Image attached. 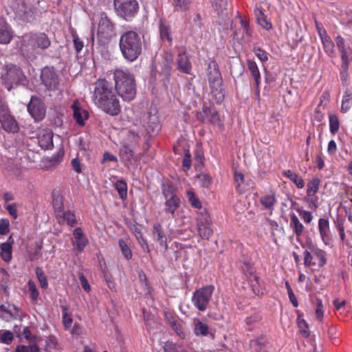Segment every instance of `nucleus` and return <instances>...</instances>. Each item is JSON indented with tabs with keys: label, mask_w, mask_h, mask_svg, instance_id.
Wrapping results in <instances>:
<instances>
[{
	"label": "nucleus",
	"mask_w": 352,
	"mask_h": 352,
	"mask_svg": "<svg viewBox=\"0 0 352 352\" xmlns=\"http://www.w3.org/2000/svg\"><path fill=\"white\" fill-rule=\"evenodd\" d=\"M35 273L41 288L46 289L48 287V281L43 269L41 267H37Z\"/></svg>",
	"instance_id": "45"
},
{
	"label": "nucleus",
	"mask_w": 352,
	"mask_h": 352,
	"mask_svg": "<svg viewBox=\"0 0 352 352\" xmlns=\"http://www.w3.org/2000/svg\"><path fill=\"white\" fill-rule=\"evenodd\" d=\"M113 5L117 14L125 20L134 16L139 8L136 0H114Z\"/></svg>",
	"instance_id": "8"
},
{
	"label": "nucleus",
	"mask_w": 352,
	"mask_h": 352,
	"mask_svg": "<svg viewBox=\"0 0 352 352\" xmlns=\"http://www.w3.org/2000/svg\"><path fill=\"white\" fill-rule=\"evenodd\" d=\"M28 111L36 122L42 120L45 115V108L42 101L37 97L32 96L28 105Z\"/></svg>",
	"instance_id": "16"
},
{
	"label": "nucleus",
	"mask_w": 352,
	"mask_h": 352,
	"mask_svg": "<svg viewBox=\"0 0 352 352\" xmlns=\"http://www.w3.org/2000/svg\"><path fill=\"white\" fill-rule=\"evenodd\" d=\"M242 270L248 278L253 292L257 296L263 295L265 289L260 284L258 277L255 274L254 267L250 262L245 261L242 266Z\"/></svg>",
	"instance_id": "15"
},
{
	"label": "nucleus",
	"mask_w": 352,
	"mask_h": 352,
	"mask_svg": "<svg viewBox=\"0 0 352 352\" xmlns=\"http://www.w3.org/2000/svg\"><path fill=\"white\" fill-rule=\"evenodd\" d=\"M192 66L186 53H180L177 58V69L183 73L189 74Z\"/></svg>",
	"instance_id": "31"
},
{
	"label": "nucleus",
	"mask_w": 352,
	"mask_h": 352,
	"mask_svg": "<svg viewBox=\"0 0 352 352\" xmlns=\"http://www.w3.org/2000/svg\"><path fill=\"white\" fill-rule=\"evenodd\" d=\"M15 352H40L39 347L36 344L30 345H18Z\"/></svg>",
	"instance_id": "52"
},
{
	"label": "nucleus",
	"mask_w": 352,
	"mask_h": 352,
	"mask_svg": "<svg viewBox=\"0 0 352 352\" xmlns=\"http://www.w3.org/2000/svg\"><path fill=\"white\" fill-rule=\"evenodd\" d=\"M309 250H305L304 264L306 267H322L327 263V253L316 245H310Z\"/></svg>",
	"instance_id": "6"
},
{
	"label": "nucleus",
	"mask_w": 352,
	"mask_h": 352,
	"mask_svg": "<svg viewBox=\"0 0 352 352\" xmlns=\"http://www.w3.org/2000/svg\"><path fill=\"white\" fill-rule=\"evenodd\" d=\"M58 222L60 224L66 223L68 226L74 227L77 223V220L74 212L69 210H62L60 212L56 214Z\"/></svg>",
	"instance_id": "22"
},
{
	"label": "nucleus",
	"mask_w": 352,
	"mask_h": 352,
	"mask_svg": "<svg viewBox=\"0 0 352 352\" xmlns=\"http://www.w3.org/2000/svg\"><path fill=\"white\" fill-rule=\"evenodd\" d=\"M267 339L264 336H260L252 340L250 343L251 352H268L266 348Z\"/></svg>",
	"instance_id": "30"
},
{
	"label": "nucleus",
	"mask_w": 352,
	"mask_h": 352,
	"mask_svg": "<svg viewBox=\"0 0 352 352\" xmlns=\"http://www.w3.org/2000/svg\"><path fill=\"white\" fill-rule=\"evenodd\" d=\"M118 96L111 83L105 79H98L95 82L92 100L97 107L111 116H117L121 111Z\"/></svg>",
	"instance_id": "1"
},
{
	"label": "nucleus",
	"mask_w": 352,
	"mask_h": 352,
	"mask_svg": "<svg viewBox=\"0 0 352 352\" xmlns=\"http://www.w3.org/2000/svg\"><path fill=\"white\" fill-rule=\"evenodd\" d=\"M116 189L117 190L121 199H124L127 196V185L123 180L117 181L115 184Z\"/></svg>",
	"instance_id": "47"
},
{
	"label": "nucleus",
	"mask_w": 352,
	"mask_h": 352,
	"mask_svg": "<svg viewBox=\"0 0 352 352\" xmlns=\"http://www.w3.org/2000/svg\"><path fill=\"white\" fill-rule=\"evenodd\" d=\"M210 94L216 103H221L225 97V90L223 88L222 81L209 84Z\"/></svg>",
	"instance_id": "26"
},
{
	"label": "nucleus",
	"mask_w": 352,
	"mask_h": 352,
	"mask_svg": "<svg viewBox=\"0 0 352 352\" xmlns=\"http://www.w3.org/2000/svg\"><path fill=\"white\" fill-rule=\"evenodd\" d=\"M298 212L300 218L307 223H309L313 219L312 213L307 210H298Z\"/></svg>",
	"instance_id": "62"
},
{
	"label": "nucleus",
	"mask_w": 352,
	"mask_h": 352,
	"mask_svg": "<svg viewBox=\"0 0 352 352\" xmlns=\"http://www.w3.org/2000/svg\"><path fill=\"white\" fill-rule=\"evenodd\" d=\"M115 91L124 101L133 100L136 96L135 79L133 74L127 68H116L113 71Z\"/></svg>",
	"instance_id": "2"
},
{
	"label": "nucleus",
	"mask_w": 352,
	"mask_h": 352,
	"mask_svg": "<svg viewBox=\"0 0 352 352\" xmlns=\"http://www.w3.org/2000/svg\"><path fill=\"white\" fill-rule=\"evenodd\" d=\"M349 60H342V64L340 69V80L342 82L345 83L348 78Z\"/></svg>",
	"instance_id": "50"
},
{
	"label": "nucleus",
	"mask_w": 352,
	"mask_h": 352,
	"mask_svg": "<svg viewBox=\"0 0 352 352\" xmlns=\"http://www.w3.org/2000/svg\"><path fill=\"white\" fill-rule=\"evenodd\" d=\"M194 333L196 336H207L210 334L208 325L200 320L195 322Z\"/></svg>",
	"instance_id": "38"
},
{
	"label": "nucleus",
	"mask_w": 352,
	"mask_h": 352,
	"mask_svg": "<svg viewBox=\"0 0 352 352\" xmlns=\"http://www.w3.org/2000/svg\"><path fill=\"white\" fill-rule=\"evenodd\" d=\"M247 66L253 78L258 77L261 76L258 67L256 63V62L251 59H248L247 60Z\"/></svg>",
	"instance_id": "53"
},
{
	"label": "nucleus",
	"mask_w": 352,
	"mask_h": 352,
	"mask_svg": "<svg viewBox=\"0 0 352 352\" xmlns=\"http://www.w3.org/2000/svg\"><path fill=\"white\" fill-rule=\"evenodd\" d=\"M10 231V222L7 219H0V235H5Z\"/></svg>",
	"instance_id": "60"
},
{
	"label": "nucleus",
	"mask_w": 352,
	"mask_h": 352,
	"mask_svg": "<svg viewBox=\"0 0 352 352\" xmlns=\"http://www.w3.org/2000/svg\"><path fill=\"white\" fill-rule=\"evenodd\" d=\"M260 203L263 208L269 211L270 214L274 210L276 204L277 203L276 194L274 191L270 190L262 196L260 199Z\"/></svg>",
	"instance_id": "21"
},
{
	"label": "nucleus",
	"mask_w": 352,
	"mask_h": 352,
	"mask_svg": "<svg viewBox=\"0 0 352 352\" xmlns=\"http://www.w3.org/2000/svg\"><path fill=\"white\" fill-rule=\"evenodd\" d=\"M257 21L260 25L266 30L272 28L271 23L268 22L264 15V14L259 11V14L256 16Z\"/></svg>",
	"instance_id": "58"
},
{
	"label": "nucleus",
	"mask_w": 352,
	"mask_h": 352,
	"mask_svg": "<svg viewBox=\"0 0 352 352\" xmlns=\"http://www.w3.org/2000/svg\"><path fill=\"white\" fill-rule=\"evenodd\" d=\"M159 30L161 39L163 41H167L169 45H171L173 38L171 36V29L170 24L164 20L160 19L159 22Z\"/></svg>",
	"instance_id": "29"
},
{
	"label": "nucleus",
	"mask_w": 352,
	"mask_h": 352,
	"mask_svg": "<svg viewBox=\"0 0 352 352\" xmlns=\"http://www.w3.org/2000/svg\"><path fill=\"white\" fill-rule=\"evenodd\" d=\"M198 181L201 186L209 188L212 183V177L206 173H201L197 176Z\"/></svg>",
	"instance_id": "54"
},
{
	"label": "nucleus",
	"mask_w": 352,
	"mask_h": 352,
	"mask_svg": "<svg viewBox=\"0 0 352 352\" xmlns=\"http://www.w3.org/2000/svg\"><path fill=\"white\" fill-rule=\"evenodd\" d=\"M161 129L158 118L155 115H151L148 116V121L147 122L146 131L149 135L153 136L158 133Z\"/></svg>",
	"instance_id": "32"
},
{
	"label": "nucleus",
	"mask_w": 352,
	"mask_h": 352,
	"mask_svg": "<svg viewBox=\"0 0 352 352\" xmlns=\"http://www.w3.org/2000/svg\"><path fill=\"white\" fill-rule=\"evenodd\" d=\"M352 94L350 91L346 90L343 96L341 105V111L342 113L347 112L351 106Z\"/></svg>",
	"instance_id": "42"
},
{
	"label": "nucleus",
	"mask_w": 352,
	"mask_h": 352,
	"mask_svg": "<svg viewBox=\"0 0 352 352\" xmlns=\"http://www.w3.org/2000/svg\"><path fill=\"white\" fill-rule=\"evenodd\" d=\"M290 219V226L292 228L294 233H295L297 236H300L304 231L303 225L300 222L298 218L295 214H291Z\"/></svg>",
	"instance_id": "37"
},
{
	"label": "nucleus",
	"mask_w": 352,
	"mask_h": 352,
	"mask_svg": "<svg viewBox=\"0 0 352 352\" xmlns=\"http://www.w3.org/2000/svg\"><path fill=\"white\" fill-rule=\"evenodd\" d=\"M41 79L42 84L50 91L58 89L60 85L59 75L53 67H45L41 70Z\"/></svg>",
	"instance_id": "11"
},
{
	"label": "nucleus",
	"mask_w": 352,
	"mask_h": 352,
	"mask_svg": "<svg viewBox=\"0 0 352 352\" xmlns=\"http://www.w3.org/2000/svg\"><path fill=\"white\" fill-rule=\"evenodd\" d=\"M1 248V256L2 259L8 262L12 258V245L10 242L7 241L3 243L0 245Z\"/></svg>",
	"instance_id": "40"
},
{
	"label": "nucleus",
	"mask_w": 352,
	"mask_h": 352,
	"mask_svg": "<svg viewBox=\"0 0 352 352\" xmlns=\"http://www.w3.org/2000/svg\"><path fill=\"white\" fill-rule=\"evenodd\" d=\"M244 180V176L241 173H234V183H235V188L236 190L239 192H242L243 189L241 188V184L243 182Z\"/></svg>",
	"instance_id": "59"
},
{
	"label": "nucleus",
	"mask_w": 352,
	"mask_h": 352,
	"mask_svg": "<svg viewBox=\"0 0 352 352\" xmlns=\"http://www.w3.org/2000/svg\"><path fill=\"white\" fill-rule=\"evenodd\" d=\"M52 206L55 214L60 212L65 209L64 198L60 188H55L52 193Z\"/></svg>",
	"instance_id": "27"
},
{
	"label": "nucleus",
	"mask_w": 352,
	"mask_h": 352,
	"mask_svg": "<svg viewBox=\"0 0 352 352\" xmlns=\"http://www.w3.org/2000/svg\"><path fill=\"white\" fill-rule=\"evenodd\" d=\"M11 7L16 16L21 20L26 22L34 20L35 11L25 0H15Z\"/></svg>",
	"instance_id": "12"
},
{
	"label": "nucleus",
	"mask_w": 352,
	"mask_h": 352,
	"mask_svg": "<svg viewBox=\"0 0 352 352\" xmlns=\"http://www.w3.org/2000/svg\"><path fill=\"white\" fill-rule=\"evenodd\" d=\"M38 143L43 149H51L54 146L53 133L50 130H43L38 135Z\"/></svg>",
	"instance_id": "24"
},
{
	"label": "nucleus",
	"mask_w": 352,
	"mask_h": 352,
	"mask_svg": "<svg viewBox=\"0 0 352 352\" xmlns=\"http://www.w3.org/2000/svg\"><path fill=\"white\" fill-rule=\"evenodd\" d=\"M21 52L28 60H34L41 50L50 46L51 42L45 33H29L25 34L21 41Z\"/></svg>",
	"instance_id": "3"
},
{
	"label": "nucleus",
	"mask_w": 352,
	"mask_h": 352,
	"mask_svg": "<svg viewBox=\"0 0 352 352\" xmlns=\"http://www.w3.org/2000/svg\"><path fill=\"white\" fill-rule=\"evenodd\" d=\"M329 131L332 134H335L338 132L340 127V122L338 118L335 114H329Z\"/></svg>",
	"instance_id": "48"
},
{
	"label": "nucleus",
	"mask_w": 352,
	"mask_h": 352,
	"mask_svg": "<svg viewBox=\"0 0 352 352\" xmlns=\"http://www.w3.org/2000/svg\"><path fill=\"white\" fill-rule=\"evenodd\" d=\"M119 47L125 60L129 63L135 61L142 52V41L140 34L133 30H128L121 34Z\"/></svg>",
	"instance_id": "4"
},
{
	"label": "nucleus",
	"mask_w": 352,
	"mask_h": 352,
	"mask_svg": "<svg viewBox=\"0 0 352 352\" xmlns=\"http://www.w3.org/2000/svg\"><path fill=\"white\" fill-rule=\"evenodd\" d=\"M119 154L121 160L126 163L131 164L132 160H136L137 159L133 149L126 144L123 145L120 148Z\"/></svg>",
	"instance_id": "33"
},
{
	"label": "nucleus",
	"mask_w": 352,
	"mask_h": 352,
	"mask_svg": "<svg viewBox=\"0 0 352 352\" xmlns=\"http://www.w3.org/2000/svg\"><path fill=\"white\" fill-rule=\"evenodd\" d=\"M197 226L199 236L208 239L213 234L212 221L206 210L204 209L198 214Z\"/></svg>",
	"instance_id": "13"
},
{
	"label": "nucleus",
	"mask_w": 352,
	"mask_h": 352,
	"mask_svg": "<svg viewBox=\"0 0 352 352\" xmlns=\"http://www.w3.org/2000/svg\"><path fill=\"white\" fill-rule=\"evenodd\" d=\"M208 83L222 81L221 74L219 70V65L214 60H210L208 65Z\"/></svg>",
	"instance_id": "25"
},
{
	"label": "nucleus",
	"mask_w": 352,
	"mask_h": 352,
	"mask_svg": "<svg viewBox=\"0 0 352 352\" xmlns=\"http://www.w3.org/2000/svg\"><path fill=\"white\" fill-rule=\"evenodd\" d=\"M12 38L13 31L11 27L4 19H0V43L7 45Z\"/></svg>",
	"instance_id": "23"
},
{
	"label": "nucleus",
	"mask_w": 352,
	"mask_h": 352,
	"mask_svg": "<svg viewBox=\"0 0 352 352\" xmlns=\"http://www.w3.org/2000/svg\"><path fill=\"white\" fill-rule=\"evenodd\" d=\"M62 311L63 324L65 330L71 329L73 323V319L69 313V308L67 305H60Z\"/></svg>",
	"instance_id": "36"
},
{
	"label": "nucleus",
	"mask_w": 352,
	"mask_h": 352,
	"mask_svg": "<svg viewBox=\"0 0 352 352\" xmlns=\"http://www.w3.org/2000/svg\"><path fill=\"white\" fill-rule=\"evenodd\" d=\"M318 227L323 243L327 246H332L333 237L331 234L329 219L327 218L319 219Z\"/></svg>",
	"instance_id": "18"
},
{
	"label": "nucleus",
	"mask_w": 352,
	"mask_h": 352,
	"mask_svg": "<svg viewBox=\"0 0 352 352\" xmlns=\"http://www.w3.org/2000/svg\"><path fill=\"white\" fill-rule=\"evenodd\" d=\"M64 151L60 149L56 154H54L50 159L49 162L52 166H56L59 164L63 158Z\"/></svg>",
	"instance_id": "56"
},
{
	"label": "nucleus",
	"mask_w": 352,
	"mask_h": 352,
	"mask_svg": "<svg viewBox=\"0 0 352 352\" xmlns=\"http://www.w3.org/2000/svg\"><path fill=\"white\" fill-rule=\"evenodd\" d=\"M171 327L175 333L182 339L185 338V333L182 330L181 324L176 320H173L171 322Z\"/></svg>",
	"instance_id": "61"
},
{
	"label": "nucleus",
	"mask_w": 352,
	"mask_h": 352,
	"mask_svg": "<svg viewBox=\"0 0 352 352\" xmlns=\"http://www.w3.org/2000/svg\"><path fill=\"white\" fill-rule=\"evenodd\" d=\"M73 111V117L76 122L80 126L85 124V121L88 119V112L83 109L78 101L76 100L71 106Z\"/></svg>",
	"instance_id": "20"
},
{
	"label": "nucleus",
	"mask_w": 352,
	"mask_h": 352,
	"mask_svg": "<svg viewBox=\"0 0 352 352\" xmlns=\"http://www.w3.org/2000/svg\"><path fill=\"white\" fill-rule=\"evenodd\" d=\"M171 5L175 12H186L191 4V0H170Z\"/></svg>",
	"instance_id": "39"
},
{
	"label": "nucleus",
	"mask_w": 352,
	"mask_h": 352,
	"mask_svg": "<svg viewBox=\"0 0 352 352\" xmlns=\"http://www.w3.org/2000/svg\"><path fill=\"white\" fill-rule=\"evenodd\" d=\"M324 316V310L322 300L320 299L316 300V316L317 319L322 320Z\"/></svg>",
	"instance_id": "63"
},
{
	"label": "nucleus",
	"mask_w": 352,
	"mask_h": 352,
	"mask_svg": "<svg viewBox=\"0 0 352 352\" xmlns=\"http://www.w3.org/2000/svg\"><path fill=\"white\" fill-rule=\"evenodd\" d=\"M196 118L204 124L210 123L219 129L223 126L219 114L214 108L211 107L204 106L201 111L197 112Z\"/></svg>",
	"instance_id": "10"
},
{
	"label": "nucleus",
	"mask_w": 352,
	"mask_h": 352,
	"mask_svg": "<svg viewBox=\"0 0 352 352\" xmlns=\"http://www.w3.org/2000/svg\"><path fill=\"white\" fill-rule=\"evenodd\" d=\"M321 180L318 177H314L307 184V197L314 196L319 190Z\"/></svg>",
	"instance_id": "35"
},
{
	"label": "nucleus",
	"mask_w": 352,
	"mask_h": 352,
	"mask_svg": "<svg viewBox=\"0 0 352 352\" xmlns=\"http://www.w3.org/2000/svg\"><path fill=\"white\" fill-rule=\"evenodd\" d=\"M14 339V334L9 330L0 331V342L4 344H10Z\"/></svg>",
	"instance_id": "49"
},
{
	"label": "nucleus",
	"mask_w": 352,
	"mask_h": 352,
	"mask_svg": "<svg viewBox=\"0 0 352 352\" xmlns=\"http://www.w3.org/2000/svg\"><path fill=\"white\" fill-rule=\"evenodd\" d=\"M164 352H179L178 346L172 342H166L164 345Z\"/></svg>",
	"instance_id": "64"
},
{
	"label": "nucleus",
	"mask_w": 352,
	"mask_h": 352,
	"mask_svg": "<svg viewBox=\"0 0 352 352\" xmlns=\"http://www.w3.org/2000/svg\"><path fill=\"white\" fill-rule=\"evenodd\" d=\"M28 285L29 292H30V294L31 298L34 301L37 300L38 295H39V293H38V289L36 288L35 283L33 280H30L28 281Z\"/></svg>",
	"instance_id": "57"
},
{
	"label": "nucleus",
	"mask_w": 352,
	"mask_h": 352,
	"mask_svg": "<svg viewBox=\"0 0 352 352\" xmlns=\"http://www.w3.org/2000/svg\"><path fill=\"white\" fill-rule=\"evenodd\" d=\"M72 243L74 248L78 252H82L88 243V239L81 228H76L73 231Z\"/></svg>",
	"instance_id": "19"
},
{
	"label": "nucleus",
	"mask_w": 352,
	"mask_h": 352,
	"mask_svg": "<svg viewBox=\"0 0 352 352\" xmlns=\"http://www.w3.org/2000/svg\"><path fill=\"white\" fill-rule=\"evenodd\" d=\"M119 247L123 256L128 260L132 258V252L127 244L122 239L119 240Z\"/></svg>",
	"instance_id": "55"
},
{
	"label": "nucleus",
	"mask_w": 352,
	"mask_h": 352,
	"mask_svg": "<svg viewBox=\"0 0 352 352\" xmlns=\"http://www.w3.org/2000/svg\"><path fill=\"white\" fill-rule=\"evenodd\" d=\"M186 196L192 207L201 209L202 204L199 199L195 195L193 191L189 190L186 192Z\"/></svg>",
	"instance_id": "46"
},
{
	"label": "nucleus",
	"mask_w": 352,
	"mask_h": 352,
	"mask_svg": "<svg viewBox=\"0 0 352 352\" xmlns=\"http://www.w3.org/2000/svg\"><path fill=\"white\" fill-rule=\"evenodd\" d=\"M337 47L341 54L342 60H349V54L345 47V42L341 36H338L336 38Z\"/></svg>",
	"instance_id": "41"
},
{
	"label": "nucleus",
	"mask_w": 352,
	"mask_h": 352,
	"mask_svg": "<svg viewBox=\"0 0 352 352\" xmlns=\"http://www.w3.org/2000/svg\"><path fill=\"white\" fill-rule=\"evenodd\" d=\"M260 320L261 316L258 313H254L252 315L247 317L245 320V322L247 326V329L249 331L252 330L257 325Z\"/></svg>",
	"instance_id": "43"
},
{
	"label": "nucleus",
	"mask_w": 352,
	"mask_h": 352,
	"mask_svg": "<svg viewBox=\"0 0 352 352\" xmlns=\"http://www.w3.org/2000/svg\"><path fill=\"white\" fill-rule=\"evenodd\" d=\"M298 326L300 333L305 337L307 338L309 336V331L307 322L300 317L297 319Z\"/></svg>",
	"instance_id": "51"
},
{
	"label": "nucleus",
	"mask_w": 352,
	"mask_h": 352,
	"mask_svg": "<svg viewBox=\"0 0 352 352\" xmlns=\"http://www.w3.org/2000/svg\"><path fill=\"white\" fill-rule=\"evenodd\" d=\"M283 174L285 177L292 181L298 189H302L305 187V183L304 179L295 172H293L291 170H285Z\"/></svg>",
	"instance_id": "34"
},
{
	"label": "nucleus",
	"mask_w": 352,
	"mask_h": 352,
	"mask_svg": "<svg viewBox=\"0 0 352 352\" xmlns=\"http://www.w3.org/2000/svg\"><path fill=\"white\" fill-rule=\"evenodd\" d=\"M162 194L165 199L164 213L174 217L176 211L181 206V199L177 195L176 188L171 183L164 182L162 184Z\"/></svg>",
	"instance_id": "5"
},
{
	"label": "nucleus",
	"mask_w": 352,
	"mask_h": 352,
	"mask_svg": "<svg viewBox=\"0 0 352 352\" xmlns=\"http://www.w3.org/2000/svg\"><path fill=\"white\" fill-rule=\"evenodd\" d=\"M0 123L2 128L8 133H15L19 129V124L11 115L7 104L0 101Z\"/></svg>",
	"instance_id": "9"
},
{
	"label": "nucleus",
	"mask_w": 352,
	"mask_h": 352,
	"mask_svg": "<svg viewBox=\"0 0 352 352\" xmlns=\"http://www.w3.org/2000/svg\"><path fill=\"white\" fill-rule=\"evenodd\" d=\"M153 239L159 243L164 251L167 250V237L163 232L162 226L159 223L153 226Z\"/></svg>",
	"instance_id": "28"
},
{
	"label": "nucleus",
	"mask_w": 352,
	"mask_h": 352,
	"mask_svg": "<svg viewBox=\"0 0 352 352\" xmlns=\"http://www.w3.org/2000/svg\"><path fill=\"white\" fill-rule=\"evenodd\" d=\"M214 290L213 285H207L197 289L192 297L193 305L200 311H206Z\"/></svg>",
	"instance_id": "7"
},
{
	"label": "nucleus",
	"mask_w": 352,
	"mask_h": 352,
	"mask_svg": "<svg viewBox=\"0 0 352 352\" xmlns=\"http://www.w3.org/2000/svg\"><path fill=\"white\" fill-rule=\"evenodd\" d=\"M323 48L326 53H327L330 56H334V44L331 41V38L328 36H324L321 40Z\"/></svg>",
	"instance_id": "44"
},
{
	"label": "nucleus",
	"mask_w": 352,
	"mask_h": 352,
	"mask_svg": "<svg viewBox=\"0 0 352 352\" xmlns=\"http://www.w3.org/2000/svg\"><path fill=\"white\" fill-rule=\"evenodd\" d=\"M113 32V25L107 15L102 13L100 15L98 28V36L100 40L109 41Z\"/></svg>",
	"instance_id": "17"
},
{
	"label": "nucleus",
	"mask_w": 352,
	"mask_h": 352,
	"mask_svg": "<svg viewBox=\"0 0 352 352\" xmlns=\"http://www.w3.org/2000/svg\"><path fill=\"white\" fill-rule=\"evenodd\" d=\"M22 71L15 65L6 66V72L2 74V80L6 88L10 91L14 85H16L22 80Z\"/></svg>",
	"instance_id": "14"
}]
</instances>
